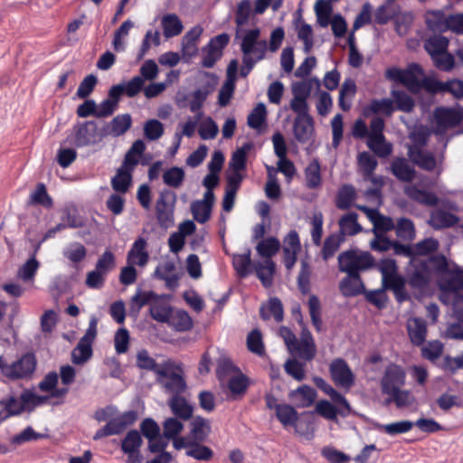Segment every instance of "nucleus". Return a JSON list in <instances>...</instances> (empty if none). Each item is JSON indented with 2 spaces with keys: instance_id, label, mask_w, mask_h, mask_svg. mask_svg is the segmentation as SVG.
Here are the masks:
<instances>
[{
  "instance_id": "nucleus-1",
  "label": "nucleus",
  "mask_w": 463,
  "mask_h": 463,
  "mask_svg": "<svg viewBox=\"0 0 463 463\" xmlns=\"http://www.w3.org/2000/svg\"><path fill=\"white\" fill-rule=\"evenodd\" d=\"M430 263H434L438 269H445L448 265L443 255L434 256L429 260L413 259L412 263L406 269V284L419 291L425 289L430 278Z\"/></svg>"
},
{
  "instance_id": "nucleus-2",
  "label": "nucleus",
  "mask_w": 463,
  "mask_h": 463,
  "mask_svg": "<svg viewBox=\"0 0 463 463\" xmlns=\"http://www.w3.org/2000/svg\"><path fill=\"white\" fill-rule=\"evenodd\" d=\"M375 266L382 275V286L391 288L398 302L408 300L410 295L406 290V280L398 273L396 261L392 259H383Z\"/></svg>"
},
{
  "instance_id": "nucleus-3",
  "label": "nucleus",
  "mask_w": 463,
  "mask_h": 463,
  "mask_svg": "<svg viewBox=\"0 0 463 463\" xmlns=\"http://www.w3.org/2000/svg\"><path fill=\"white\" fill-rule=\"evenodd\" d=\"M37 360L32 353L22 354L14 361L7 362L0 355V373L11 381L29 380L36 369Z\"/></svg>"
},
{
  "instance_id": "nucleus-4",
  "label": "nucleus",
  "mask_w": 463,
  "mask_h": 463,
  "mask_svg": "<svg viewBox=\"0 0 463 463\" xmlns=\"http://www.w3.org/2000/svg\"><path fill=\"white\" fill-rule=\"evenodd\" d=\"M338 269L346 274L360 275L361 272L375 266V260L368 251L351 249L341 252L338 257Z\"/></svg>"
},
{
  "instance_id": "nucleus-5",
  "label": "nucleus",
  "mask_w": 463,
  "mask_h": 463,
  "mask_svg": "<svg viewBox=\"0 0 463 463\" xmlns=\"http://www.w3.org/2000/svg\"><path fill=\"white\" fill-rule=\"evenodd\" d=\"M165 374L158 375L156 382L161 384L165 392L173 395H179L184 392L186 383L182 376L183 370L181 364H176L171 359L165 360Z\"/></svg>"
},
{
  "instance_id": "nucleus-6",
  "label": "nucleus",
  "mask_w": 463,
  "mask_h": 463,
  "mask_svg": "<svg viewBox=\"0 0 463 463\" xmlns=\"http://www.w3.org/2000/svg\"><path fill=\"white\" fill-rule=\"evenodd\" d=\"M384 127V120L380 117H374L370 122V128L368 130L367 146L380 157H386L392 151V145L385 141L383 135Z\"/></svg>"
},
{
  "instance_id": "nucleus-7",
  "label": "nucleus",
  "mask_w": 463,
  "mask_h": 463,
  "mask_svg": "<svg viewBox=\"0 0 463 463\" xmlns=\"http://www.w3.org/2000/svg\"><path fill=\"white\" fill-rule=\"evenodd\" d=\"M71 137L72 144L78 147L98 144L104 138L101 128L99 129L97 123L93 120L76 124Z\"/></svg>"
},
{
  "instance_id": "nucleus-8",
  "label": "nucleus",
  "mask_w": 463,
  "mask_h": 463,
  "mask_svg": "<svg viewBox=\"0 0 463 463\" xmlns=\"http://www.w3.org/2000/svg\"><path fill=\"white\" fill-rule=\"evenodd\" d=\"M260 30L254 28L245 31L241 43V51L243 54L254 56L257 60H262L265 57L268 44L266 40H260Z\"/></svg>"
},
{
  "instance_id": "nucleus-9",
  "label": "nucleus",
  "mask_w": 463,
  "mask_h": 463,
  "mask_svg": "<svg viewBox=\"0 0 463 463\" xmlns=\"http://www.w3.org/2000/svg\"><path fill=\"white\" fill-rule=\"evenodd\" d=\"M330 376L338 387L349 390L355 382V376L343 358L334 359L329 364Z\"/></svg>"
},
{
  "instance_id": "nucleus-10",
  "label": "nucleus",
  "mask_w": 463,
  "mask_h": 463,
  "mask_svg": "<svg viewBox=\"0 0 463 463\" xmlns=\"http://www.w3.org/2000/svg\"><path fill=\"white\" fill-rule=\"evenodd\" d=\"M296 118L293 123V133L299 143L308 142L314 134V120L309 114V109L293 110Z\"/></svg>"
},
{
  "instance_id": "nucleus-11",
  "label": "nucleus",
  "mask_w": 463,
  "mask_h": 463,
  "mask_svg": "<svg viewBox=\"0 0 463 463\" xmlns=\"http://www.w3.org/2000/svg\"><path fill=\"white\" fill-rule=\"evenodd\" d=\"M406 373L401 366L391 364H389L381 380V388L383 393L392 392L405 384Z\"/></svg>"
},
{
  "instance_id": "nucleus-12",
  "label": "nucleus",
  "mask_w": 463,
  "mask_h": 463,
  "mask_svg": "<svg viewBox=\"0 0 463 463\" xmlns=\"http://www.w3.org/2000/svg\"><path fill=\"white\" fill-rule=\"evenodd\" d=\"M289 353L299 358L309 362L313 360L317 354V345L311 332L307 328H303L299 340L295 344V349H291Z\"/></svg>"
},
{
  "instance_id": "nucleus-13",
  "label": "nucleus",
  "mask_w": 463,
  "mask_h": 463,
  "mask_svg": "<svg viewBox=\"0 0 463 463\" xmlns=\"http://www.w3.org/2000/svg\"><path fill=\"white\" fill-rule=\"evenodd\" d=\"M462 120V115L454 109L437 108L434 111L436 133L442 135L447 129L456 127Z\"/></svg>"
},
{
  "instance_id": "nucleus-14",
  "label": "nucleus",
  "mask_w": 463,
  "mask_h": 463,
  "mask_svg": "<svg viewBox=\"0 0 463 463\" xmlns=\"http://www.w3.org/2000/svg\"><path fill=\"white\" fill-rule=\"evenodd\" d=\"M440 300L446 301V298L460 293L463 289V269L456 268L449 271L440 282Z\"/></svg>"
},
{
  "instance_id": "nucleus-15",
  "label": "nucleus",
  "mask_w": 463,
  "mask_h": 463,
  "mask_svg": "<svg viewBox=\"0 0 463 463\" xmlns=\"http://www.w3.org/2000/svg\"><path fill=\"white\" fill-rule=\"evenodd\" d=\"M132 126V118L130 114H120L106 123L101 128V135L106 137H118L124 135Z\"/></svg>"
},
{
  "instance_id": "nucleus-16",
  "label": "nucleus",
  "mask_w": 463,
  "mask_h": 463,
  "mask_svg": "<svg viewBox=\"0 0 463 463\" xmlns=\"http://www.w3.org/2000/svg\"><path fill=\"white\" fill-rule=\"evenodd\" d=\"M149 261L147 242L143 237H138L131 245L127 254V263L144 268Z\"/></svg>"
},
{
  "instance_id": "nucleus-17",
  "label": "nucleus",
  "mask_w": 463,
  "mask_h": 463,
  "mask_svg": "<svg viewBox=\"0 0 463 463\" xmlns=\"http://www.w3.org/2000/svg\"><path fill=\"white\" fill-rule=\"evenodd\" d=\"M313 382L316 386L327 394L334 402L342 407V410L340 411V414L342 416H347L351 412L350 404L345 397L327 383L323 378L315 376L313 378Z\"/></svg>"
},
{
  "instance_id": "nucleus-18",
  "label": "nucleus",
  "mask_w": 463,
  "mask_h": 463,
  "mask_svg": "<svg viewBox=\"0 0 463 463\" xmlns=\"http://www.w3.org/2000/svg\"><path fill=\"white\" fill-rule=\"evenodd\" d=\"M365 286L360 275L346 274L339 282V290L345 298L362 295Z\"/></svg>"
},
{
  "instance_id": "nucleus-19",
  "label": "nucleus",
  "mask_w": 463,
  "mask_h": 463,
  "mask_svg": "<svg viewBox=\"0 0 463 463\" xmlns=\"http://www.w3.org/2000/svg\"><path fill=\"white\" fill-rule=\"evenodd\" d=\"M406 328L410 340L414 345H423L427 336V324L424 319L411 317L407 320Z\"/></svg>"
},
{
  "instance_id": "nucleus-20",
  "label": "nucleus",
  "mask_w": 463,
  "mask_h": 463,
  "mask_svg": "<svg viewBox=\"0 0 463 463\" xmlns=\"http://www.w3.org/2000/svg\"><path fill=\"white\" fill-rule=\"evenodd\" d=\"M203 31V30L200 25H195L183 36L181 45L182 54L184 57L192 58L197 54V44Z\"/></svg>"
},
{
  "instance_id": "nucleus-21",
  "label": "nucleus",
  "mask_w": 463,
  "mask_h": 463,
  "mask_svg": "<svg viewBox=\"0 0 463 463\" xmlns=\"http://www.w3.org/2000/svg\"><path fill=\"white\" fill-rule=\"evenodd\" d=\"M359 210L367 213L373 222V233L385 234L394 229L395 223L392 218L379 214L376 210L369 209L367 206L357 205Z\"/></svg>"
},
{
  "instance_id": "nucleus-22",
  "label": "nucleus",
  "mask_w": 463,
  "mask_h": 463,
  "mask_svg": "<svg viewBox=\"0 0 463 463\" xmlns=\"http://www.w3.org/2000/svg\"><path fill=\"white\" fill-rule=\"evenodd\" d=\"M312 86L308 82H296L292 86L293 99L290 101L292 110L309 109L307 99L310 95Z\"/></svg>"
},
{
  "instance_id": "nucleus-23",
  "label": "nucleus",
  "mask_w": 463,
  "mask_h": 463,
  "mask_svg": "<svg viewBox=\"0 0 463 463\" xmlns=\"http://www.w3.org/2000/svg\"><path fill=\"white\" fill-rule=\"evenodd\" d=\"M290 401L298 408H307L313 404L317 397V391L308 385H302L288 393Z\"/></svg>"
},
{
  "instance_id": "nucleus-24",
  "label": "nucleus",
  "mask_w": 463,
  "mask_h": 463,
  "mask_svg": "<svg viewBox=\"0 0 463 463\" xmlns=\"http://www.w3.org/2000/svg\"><path fill=\"white\" fill-rule=\"evenodd\" d=\"M214 82L208 81L204 85L194 90L189 94L190 99L189 109L191 112L198 114L202 111V108L208 96L214 90Z\"/></svg>"
},
{
  "instance_id": "nucleus-25",
  "label": "nucleus",
  "mask_w": 463,
  "mask_h": 463,
  "mask_svg": "<svg viewBox=\"0 0 463 463\" xmlns=\"http://www.w3.org/2000/svg\"><path fill=\"white\" fill-rule=\"evenodd\" d=\"M172 195L175 197V194L168 191L164 190L160 193L159 198L156 202V218L158 222L165 227H168L173 224V209L169 206L165 201V197Z\"/></svg>"
},
{
  "instance_id": "nucleus-26",
  "label": "nucleus",
  "mask_w": 463,
  "mask_h": 463,
  "mask_svg": "<svg viewBox=\"0 0 463 463\" xmlns=\"http://www.w3.org/2000/svg\"><path fill=\"white\" fill-rule=\"evenodd\" d=\"M424 71L422 68L417 63H411L404 70L402 84L407 88V90L414 94L420 91V82L421 80L420 76H423Z\"/></svg>"
},
{
  "instance_id": "nucleus-27",
  "label": "nucleus",
  "mask_w": 463,
  "mask_h": 463,
  "mask_svg": "<svg viewBox=\"0 0 463 463\" xmlns=\"http://www.w3.org/2000/svg\"><path fill=\"white\" fill-rule=\"evenodd\" d=\"M137 419V413L135 411H128L118 417L110 420L107 428L110 436L122 433L128 426L132 425Z\"/></svg>"
},
{
  "instance_id": "nucleus-28",
  "label": "nucleus",
  "mask_w": 463,
  "mask_h": 463,
  "mask_svg": "<svg viewBox=\"0 0 463 463\" xmlns=\"http://www.w3.org/2000/svg\"><path fill=\"white\" fill-rule=\"evenodd\" d=\"M411 160L419 167L431 171L436 167V158L431 152L414 146L409 148Z\"/></svg>"
},
{
  "instance_id": "nucleus-29",
  "label": "nucleus",
  "mask_w": 463,
  "mask_h": 463,
  "mask_svg": "<svg viewBox=\"0 0 463 463\" xmlns=\"http://www.w3.org/2000/svg\"><path fill=\"white\" fill-rule=\"evenodd\" d=\"M404 193L411 200L426 206H435L439 202L435 194L420 189L416 185L406 186Z\"/></svg>"
},
{
  "instance_id": "nucleus-30",
  "label": "nucleus",
  "mask_w": 463,
  "mask_h": 463,
  "mask_svg": "<svg viewBox=\"0 0 463 463\" xmlns=\"http://www.w3.org/2000/svg\"><path fill=\"white\" fill-rule=\"evenodd\" d=\"M255 273L265 288L273 284V277L276 271V264L272 260L258 261L254 265Z\"/></svg>"
},
{
  "instance_id": "nucleus-31",
  "label": "nucleus",
  "mask_w": 463,
  "mask_h": 463,
  "mask_svg": "<svg viewBox=\"0 0 463 463\" xmlns=\"http://www.w3.org/2000/svg\"><path fill=\"white\" fill-rule=\"evenodd\" d=\"M154 278L164 280L167 288H173L177 286L178 277L175 274V265L172 261H165L157 265Z\"/></svg>"
},
{
  "instance_id": "nucleus-32",
  "label": "nucleus",
  "mask_w": 463,
  "mask_h": 463,
  "mask_svg": "<svg viewBox=\"0 0 463 463\" xmlns=\"http://www.w3.org/2000/svg\"><path fill=\"white\" fill-rule=\"evenodd\" d=\"M358 214L354 212H350L344 214L338 222L339 232L344 238L345 236H354L362 232V226L358 223Z\"/></svg>"
},
{
  "instance_id": "nucleus-33",
  "label": "nucleus",
  "mask_w": 463,
  "mask_h": 463,
  "mask_svg": "<svg viewBox=\"0 0 463 463\" xmlns=\"http://www.w3.org/2000/svg\"><path fill=\"white\" fill-rule=\"evenodd\" d=\"M260 315L263 320H268L273 317L277 323L281 322L284 317L282 302L276 297L269 298L267 304L261 305Z\"/></svg>"
},
{
  "instance_id": "nucleus-34",
  "label": "nucleus",
  "mask_w": 463,
  "mask_h": 463,
  "mask_svg": "<svg viewBox=\"0 0 463 463\" xmlns=\"http://www.w3.org/2000/svg\"><path fill=\"white\" fill-rule=\"evenodd\" d=\"M306 186L317 189L322 185L321 165L317 158H313L304 170Z\"/></svg>"
},
{
  "instance_id": "nucleus-35",
  "label": "nucleus",
  "mask_w": 463,
  "mask_h": 463,
  "mask_svg": "<svg viewBox=\"0 0 463 463\" xmlns=\"http://www.w3.org/2000/svg\"><path fill=\"white\" fill-rule=\"evenodd\" d=\"M136 364L140 369L155 373L156 377L158 375L165 374V361L161 364H157L156 360L153 357H151L148 352L145 349L140 350L137 354Z\"/></svg>"
},
{
  "instance_id": "nucleus-36",
  "label": "nucleus",
  "mask_w": 463,
  "mask_h": 463,
  "mask_svg": "<svg viewBox=\"0 0 463 463\" xmlns=\"http://www.w3.org/2000/svg\"><path fill=\"white\" fill-rule=\"evenodd\" d=\"M395 110L393 101L390 99H372L371 102L364 109V115L368 117L372 114H383L391 117Z\"/></svg>"
},
{
  "instance_id": "nucleus-37",
  "label": "nucleus",
  "mask_w": 463,
  "mask_h": 463,
  "mask_svg": "<svg viewBox=\"0 0 463 463\" xmlns=\"http://www.w3.org/2000/svg\"><path fill=\"white\" fill-rule=\"evenodd\" d=\"M168 405L176 419L187 420L193 415V407L187 401L179 395H173L168 402Z\"/></svg>"
},
{
  "instance_id": "nucleus-38",
  "label": "nucleus",
  "mask_w": 463,
  "mask_h": 463,
  "mask_svg": "<svg viewBox=\"0 0 463 463\" xmlns=\"http://www.w3.org/2000/svg\"><path fill=\"white\" fill-rule=\"evenodd\" d=\"M173 309L165 300V296L161 295L149 308L151 317L160 323H168L172 317Z\"/></svg>"
},
{
  "instance_id": "nucleus-39",
  "label": "nucleus",
  "mask_w": 463,
  "mask_h": 463,
  "mask_svg": "<svg viewBox=\"0 0 463 463\" xmlns=\"http://www.w3.org/2000/svg\"><path fill=\"white\" fill-rule=\"evenodd\" d=\"M356 196L355 188L352 184H344L337 191L335 206L339 210H347L354 204Z\"/></svg>"
},
{
  "instance_id": "nucleus-40",
  "label": "nucleus",
  "mask_w": 463,
  "mask_h": 463,
  "mask_svg": "<svg viewBox=\"0 0 463 463\" xmlns=\"http://www.w3.org/2000/svg\"><path fill=\"white\" fill-rule=\"evenodd\" d=\"M392 173L396 178L403 182H411L415 175L413 166L403 157H399L392 161Z\"/></svg>"
},
{
  "instance_id": "nucleus-41",
  "label": "nucleus",
  "mask_w": 463,
  "mask_h": 463,
  "mask_svg": "<svg viewBox=\"0 0 463 463\" xmlns=\"http://www.w3.org/2000/svg\"><path fill=\"white\" fill-rule=\"evenodd\" d=\"M164 36L166 39L179 35L184 25L180 18L175 14H167L161 20Z\"/></svg>"
},
{
  "instance_id": "nucleus-42",
  "label": "nucleus",
  "mask_w": 463,
  "mask_h": 463,
  "mask_svg": "<svg viewBox=\"0 0 463 463\" xmlns=\"http://www.w3.org/2000/svg\"><path fill=\"white\" fill-rule=\"evenodd\" d=\"M458 222V218L456 215L442 210L434 211L429 220L430 225L435 229L449 228Z\"/></svg>"
},
{
  "instance_id": "nucleus-43",
  "label": "nucleus",
  "mask_w": 463,
  "mask_h": 463,
  "mask_svg": "<svg viewBox=\"0 0 463 463\" xmlns=\"http://www.w3.org/2000/svg\"><path fill=\"white\" fill-rule=\"evenodd\" d=\"M345 241V238L342 234L337 232L332 233L326 238L324 241L323 247L321 249L322 259L326 261L331 259L335 252L339 250L341 244Z\"/></svg>"
},
{
  "instance_id": "nucleus-44",
  "label": "nucleus",
  "mask_w": 463,
  "mask_h": 463,
  "mask_svg": "<svg viewBox=\"0 0 463 463\" xmlns=\"http://www.w3.org/2000/svg\"><path fill=\"white\" fill-rule=\"evenodd\" d=\"M251 251L247 249L246 252L242 254H233L232 266L237 272V275L243 279L251 272Z\"/></svg>"
},
{
  "instance_id": "nucleus-45",
  "label": "nucleus",
  "mask_w": 463,
  "mask_h": 463,
  "mask_svg": "<svg viewBox=\"0 0 463 463\" xmlns=\"http://www.w3.org/2000/svg\"><path fill=\"white\" fill-rule=\"evenodd\" d=\"M132 184V173L118 168L111 179V187L118 194H126Z\"/></svg>"
},
{
  "instance_id": "nucleus-46",
  "label": "nucleus",
  "mask_w": 463,
  "mask_h": 463,
  "mask_svg": "<svg viewBox=\"0 0 463 463\" xmlns=\"http://www.w3.org/2000/svg\"><path fill=\"white\" fill-rule=\"evenodd\" d=\"M414 426L411 420H401L389 424H375V429L390 436H395L409 432Z\"/></svg>"
},
{
  "instance_id": "nucleus-47",
  "label": "nucleus",
  "mask_w": 463,
  "mask_h": 463,
  "mask_svg": "<svg viewBox=\"0 0 463 463\" xmlns=\"http://www.w3.org/2000/svg\"><path fill=\"white\" fill-rule=\"evenodd\" d=\"M280 248L279 241L275 237H269L261 240L256 246L258 254L265 258V260H271V258L278 253Z\"/></svg>"
},
{
  "instance_id": "nucleus-48",
  "label": "nucleus",
  "mask_w": 463,
  "mask_h": 463,
  "mask_svg": "<svg viewBox=\"0 0 463 463\" xmlns=\"http://www.w3.org/2000/svg\"><path fill=\"white\" fill-rule=\"evenodd\" d=\"M251 143H245L238 148L232 156L229 168L233 171H243L246 169L247 153L251 149Z\"/></svg>"
},
{
  "instance_id": "nucleus-49",
  "label": "nucleus",
  "mask_w": 463,
  "mask_h": 463,
  "mask_svg": "<svg viewBox=\"0 0 463 463\" xmlns=\"http://www.w3.org/2000/svg\"><path fill=\"white\" fill-rule=\"evenodd\" d=\"M428 28L433 32H446L447 16L441 11H429L425 14Z\"/></svg>"
},
{
  "instance_id": "nucleus-50",
  "label": "nucleus",
  "mask_w": 463,
  "mask_h": 463,
  "mask_svg": "<svg viewBox=\"0 0 463 463\" xmlns=\"http://www.w3.org/2000/svg\"><path fill=\"white\" fill-rule=\"evenodd\" d=\"M284 370L298 382H301L306 378V363L300 362L296 358H288L284 364Z\"/></svg>"
},
{
  "instance_id": "nucleus-51",
  "label": "nucleus",
  "mask_w": 463,
  "mask_h": 463,
  "mask_svg": "<svg viewBox=\"0 0 463 463\" xmlns=\"http://www.w3.org/2000/svg\"><path fill=\"white\" fill-rule=\"evenodd\" d=\"M91 343L80 339L76 347L71 353V361L75 364H81L87 362L92 355Z\"/></svg>"
},
{
  "instance_id": "nucleus-52",
  "label": "nucleus",
  "mask_w": 463,
  "mask_h": 463,
  "mask_svg": "<svg viewBox=\"0 0 463 463\" xmlns=\"http://www.w3.org/2000/svg\"><path fill=\"white\" fill-rule=\"evenodd\" d=\"M168 324L179 332H185L193 327V320L184 310H177L175 314L172 313Z\"/></svg>"
},
{
  "instance_id": "nucleus-53",
  "label": "nucleus",
  "mask_w": 463,
  "mask_h": 463,
  "mask_svg": "<svg viewBox=\"0 0 463 463\" xmlns=\"http://www.w3.org/2000/svg\"><path fill=\"white\" fill-rule=\"evenodd\" d=\"M395 232L398 238L403 241H412L415 238V228L411 220L400 218L395 224Z\"/></svg>"
},
{
  "instance_id": "nucleus-54",
  "label": "nucleus",
  "mask_w": 463,
  "mask_h": 463,
  "mask_svg": "<svg viewBox=\"0 0 463 463\" xmlns=\"http://www.w3.org/2000/svg\"><path fill=\"white\" fill-rule=\"evenodd\" d=\"M386 290H391V288H385L383 286H382L381 288L374 290L364 289L363 295H364V298L367 302L373 305L379 309H383L386 307L388 301Z\"/></svg>"
},
{
  "instance_id": "nucleus-55",
  "label": "nucleus",
  "mask_w": 463,
  "mask_h": 463,
  "mask_svg": "<svg viewBox=\"0 0 463 463\" xmlns=\"http://www.w3.org/2000/svg\"><path fill=\"white\" fill-rule=\"evenodd\" d=\"M439 242L434 238L424 239L415 244H413L414 255L416 258L421 259L420 257L429 256L436 252L439 249Z\"/></svg>"
},
{
  "instance_id": "nucleus-56",
  "label": "nucleus",
  "mask_w": 463,
  "mask_h": 463,
  "mask_svg": "<svg viewBox=\"0 0 463 463\" xmlns=\"http://www.w3.org/2000/svg\"><path fill=\"white\" fill-rule=\"evenodd\" d=\"M449 41L446 37L434 35L425 41L424 47L430 57L442 53L448 49Z\"/></svg>"
},
{
  "instance_id": "nucleus-57",
  "label": "nucleus",
  "mask_w": 463,
  "mask_h": 463,
  "mask_svg": "<svg viewBox=\"0 0 463 463\" xmlns=\"http://www.w3.org/2000/svg\"><path fill=\"white\" fill-rule=\"evenodd\" d=\"M62 254L72 263H79L86 258L87 249L83 244L76 241L64 248Z\"/></svg>"
},
{
  "instance_id": "nucleus-58",
  "label": "nucleus",
  "mask_w": 463,
  "mask_h": 463,
  "mask_svg": "<svg viewBox=\"0 0 463 463\" xmlns=\"http://www.w3.org/2000/svg\"><path fill=\"white\" fill-rule=\"evenodd\" d=\"M161 295H157L152 290H141L138 289L137 293L131 298V303L133 306L137 307V311L141 309L146 305H152L157 301Z\"/></svg>"
},
{
  "instance_id": "nucleus-59",
  "label": "nucleus",
  "mask_w": 463,
  "mask_h": 463,
  "mask_svg": "<svg viewBox=\"0 0 463 463\" xmlns=\"http://www.w3.org/2000/svg\"><path fill=\"white\" fill-rule=\"evenodd\" d=\"M391 94L393 99L392 101L396 105V107H394L396 109L403 111V112H407V113L412 111V109L415 106L414 100L405 91L392 90Z\"/></svg>"
},
{
  "instance_id": "nucleus-60",
  "label": "nucleus",
  "mask_w": 463,
  "mask_h": 463,
  "mask_svg": "<svg viewBox=\"0 0 463 463\" xmlns=\"http://www.w3.org/2000/svg\"><path fill=\"white\" fill-rule=\"evenodd\" d=\"M314 8L319 25L321 27H327L330 24V15L333 10L330 2L317 0Z\"/></svg>"
},
{
  "instance_id": "nucleus-61",
  "label": "nucleus",
  "mask_w": 463,
  "mask_h": 463,
  "mask_svg": "<svg viewBox=\"0 0 463 463\" xmlns=\"http://www.w3.org/2000/svg\"><path fill=\"white\" fill-rule=\"evenodd\" d=\"M308 310L311 317V322L317 332L322 330V319H321V304L319 298L311 295L308 298Z\"/></svg>"
},
{
  "instance_id": "nucleus-62",
  "label": "nucleus",
  "mask_w": 463,
  "mask_h": 463,
  "mask_svg": "<svg viewBox=\"0 0 463 463\" xmlns=\"http://www.w3.org/2000/svg\"><path fill=\"white\" fill-rule=\"evenodd\" d=\"M184 175L183 168L173 166L163 174V181L169 187L178 188L184 183Z\"/></svg>"
},
{
  "instance_id": "nucleus-63",
  "label": "nucleus",
  "mask_w": 463,
  "mask_h": 463,
  "mask_svg": "<svg viewBox=\"0 0 463 463\" xmlns=\"http://www.w3.org/2000/svg\"><path fill=\"white\" fill-rule=\"evenodd\" d=\"M389 396L387 402H394L397 408H402L411 405L414 402V397L410 391L401 388L392 392L386 393Z\"/></svg>"
},
{
  "instance_id": "nucleus-64",
  "label": "nucleus",
  "mask_w": 463,
  "mask_h": 463,
  "mask_svg": "<svg viewBox=\"0 0 463 463\" xmlns=\"http://www.w3.org/2000/svg\"><path fill=\"white\" fill-rule=\"evenodd\" d=\"M276 416L284 426L294 425L298 419L297 411L288 404L278 406Z\"/></svg>"
}]
</instances>
